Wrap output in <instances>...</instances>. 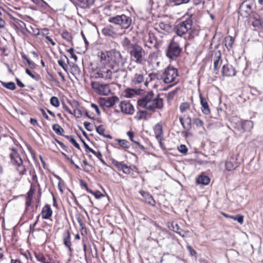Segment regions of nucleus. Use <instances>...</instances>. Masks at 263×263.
Wrapping results in <instances>:
<instances>
[{"label":"nucleus","mask_w":263,"mask_h":263,"mask_svg":"<svg viewBox=\"0 0 263 263\" xmlns=\"http://www.w3.org/2000/svg\"><path fill=\"white\" fill-rule=\"evenodd\" d=\"M137 105L139 107L155 112L157 109L163 108V101L159 94L155 95L152 91H150L138 101Z\"/></svg>","instance_id":"nucleus-1"},{"label":"nucleus","mask_w":263,"mask_h":263,"mask_svg":"<svg viewBox=\"0 0 263 263\" xmlns=\"http://www.w3.org/2000/svg\"><path fill=\"white\" fill-rule=\"evenodd\" d=\"M96 78H102L105 81H110L114 79H117L119 76H123L125 78L126 74L125 71L115 68L111 63H106L102 66L99 67L95 73Z\"/></svg>","instance_id":"nucleus-2"},{"label":"nucleus","mask_w":263,"mask_h":263,"mask_svg":"<svg viewBox=\"0 0 263 263\" xmlns=\"http://www.w3.org/2000/svg\"><path fill=\"white\" fill-rule=\"evenodd\" d=\"M192 20L191 18H186L175 26V31L176 33L181 36L186 33H188L189 35L187 39L189 40H192L195 36L198 35V32L195 30L192 29Z\"/></svg>","instance_id":"nucleus-3"},{"label":"nucleus","mask_w":263,"mask_h":263,"mask_svg":"<svg viewBox=\"0 0 263 263\" xmlns=\"http://www.w3.org/2000/svg\"><path fill=\"white\" fill-rule=\"evenodd\" d=\"M10 158L11 164L15 167L18 174L21 176L25 175L27 172V168L24 165L22 158L15 149H12Z\"/></svg>","instance_id":"nucleus-4"},{"label":"nucleus","mask_w":263,"mask_h":263,"mask_svg":"<svg viewBox=\"0 0 263 263\" xmlns=\"http://www.w3.org/2000/svg\"><path fill=\"white\" fill-rule=\"evenodd\" d=\"M128 53L129 54L130 60L137 64H142L145 61V52L142 47L138 43Z\"/></svg>","instance_id":"nucleus-5"},{"label":"nucleus","mask_w":263,"mask_h":263,"mask_svg":"<svg viewBox=\"0 0 263 263\" xmlns=\"http://www.w3.org/2000/svg\"><path fill=\"white\" fill-rule=\"evenodd\" d=\"M108 63H111L115 68L123 66L126 62V58H123L121 52L116 49H112L108 51Z\"/></svg>","instance_id":"nucleus-6"},{"label":"nucleus","mask_w":263,"mask_h":263,"mask_svg":"<svg viewBox=\"0 0 263 263\" xmlns=\"http://www.w3.org/2000/svg\"><path fill=\"white\" fill-rule=\"evenodd\" d=\"M110 23L119 26L122 29L128 28L132 23V20L129 15L122 14L110 17L108 20Z\"/></svg>","instance_id":"nucleus-7"},{"label":"nucleus","mask_w":263,"mask_h":263,"mask_svg":"<svg viewBox=\"0 0 263 263\" xmlns=\"http://www.w3.org/2000/svg\"><path fill=\"white\" fill-rule=\"evenodd\" d=\"M178 76V70L173 66H168L162 73L161 79L166 84L174 82L171 85L172 86L177 83L175 80Z\"/></svg>","instance_id":"nucleus-8"},{"label":"nucleus","mask_w":263,"mask_h":263,"mask_svg":"<svg viewBox=\"0 0 263 263\" xmlns=\"http://www.w3.org/2000/svg\"><path fill=\"white\" fill-rule=\"evenodd\" d=\"M181 51L182 48L179 44L172 40L166 49V55L171 60H176L180 56Z\"/></svg>","instance_id":"nucleus-9"},{"label":"nucleus","mask_w":263,"mask_h":263,"mask_svg":"<svg viewBox=\"0 0 263 263\" xmlns=\"http://www.w3.org/2000/svg\"><path fill=\"white\" fill-rule=\"evenodd\" d=\"M162 41L158 39L156 34L152 32H149L148 36L144 39V46L149 49H158Z\"/></svg>","instance_id":"nucleus-10"},{"label":"nucleus","mask_w":263,"mask_h":263,"mask_svg":"<svg viewBox=\"0 0 263 263\" xmlns=\"http://www.w3.org/2000/svg\"><path fill=\"white\" fill-rule=\"evenodd\" d=\"M92 89L95 92L100 95L107 96L110 92L109 85L97 81L91 82Z\"/></svg>","instance_id":"nucleus-11"},{"label":"nucleus","mask_w":263,"mask_h":263,"mask_svg":"<svg viewBox=\"0 0 263 263\" xmlns=\"http://www.w3.org/2000/svg\"><path fill=\"white\" fill-rule=\"evenodd\" d=\"M232 126L241 133L250 130L253 124L252 121L249 120L241 121L238 120L237 123H233Z\"/></svg>","instance_id":"nucleus-12"},{"label":"nucleus","mask_w":263,"mask_h":263,"mask_svg":"<svg viewBox=\"0 0 263 263\" xmlns=\"http://www.w3.org/2000/svg\"><path fill=\"white\" fill-rule=\"evenodd\" d=\"M180 122L185 132L189 131L192 128V119L190 115H181L179 116Z\"/></svg>","instance_id":"nucleus-13"},{"label":"nucleus","mask_w":263,"mask_h":263,"mask_svg":"<svg viewBox=\"0 0 263 263\" xmlns=\"http://www.w3.org/2000/svg\"><path fill=\"white\" fill-rule=\"evenodd\" d=\"M119 100L117 96H113L107 98H101L100 103L101 106H104L107 108L112 107Z\"/></svg>","instance_id":"nucleus-14"},{"label":"nucleus","mask_w":263,"mask_h":263,"mask_svg":"<svg viewBox=\"0 0 263 263\" xmlns=\"http://www.w3.org/2000/svg\"><path fill=\"white\" fill-rule=\"evenodd\" d=\"M119 106L121 111L123 113L128 115H132L134 112V106L128 101H122Z\"/></svg>","instance_id":"nucleus-15"},{"label":"nucleus","mask_w":263,"mask_h":263,"mask_svg":"<svg viewBox=\"0 0 263 263\" xmlns=\"http://www.w3.org/2000/svg\"><path fill=\"white\" fill-rule=\"evenodd\" d=\"M239 165V163L237 161V159L234 157H231L226 161V169L228 171H231Z\"/></svg>","instance_id":"nucleus-16"},{"label":"nucleus","mask_w":263,"mask_h":263,"mask_svg":"<svg viewBox=\"0 0 263 263\" xmlns=\"http://www.w3.org/2000/svg\"><path fill=\"white\" fill-rule=\"evenodd\" d=\"M221 54L220 51L215 53L214 59L213 72L217 74L219 72V69L222 64Z\"/></svg>","instance_id":"nucleus-17"},{"label":"nucleus","mask_w":263,"mask_h":263,"mask_svg":"<svg viewBox=\"0 0 263 263\" xmlns=\"http://www.w3.org/2000/svg\"><path fill=\"white\" fill-rule=\"evenodd\" d=\"M222 74L224 77H233L236 75L235 69L229 64L224 65L222 68Z\"/></svg>","instance_id":"nucleus-18"},{"label":"nucleus","mask_w":263,"mask_h":263,"mask_svg":"<svg viewBox=\"0 0 263 263\" xmlns=\"http://www.w3.org/2000/svg\"><path fill=\"white\" fill-rule=\"evenodd\" d=\"M154 130L156 138L159 141V143L161 144V141L163 139V129L162 124L161 123L156 124L154 127Z\"/></svg>","instance_id":"nucleus-19"},{"label":"nucleus","mask_w":263,"mask_h":263,"mask_svg":"<svg viewBox=\"0 0 263 263\" xmlns=\"http://www.w3.org/2000/svg\"><path fill=\"white\" fill-rule=\"evenodd\" d=\"M251 17L253 21L252 25L256 28H263V18L257 13L253 12Z\"/></svg>","instance_id":"nucleus-20"},{"label":"nucleus","mask_w":263,"mask_h":263,"mask_svg":"<svg viewBox=\"0 0 263 263\" xmlns=\"http://www.w3.org/2000/svg\"><path fill=\"white\" fill-rule=\"evenodd\" d=\"M199 98L200 104L201 105V110L204 115H209L210 114V109L208 105L206 99L204 98L201 93H199Z\"/></svg>","instance_id":"nucleus-21"},{"label":"nucleus","mask_w":263,"mask_h":263,"mask_svg":"<svg viewBox=\"0 0 263 263\" xmlns=\"http://www.w3.org/2000/svg\"><path fill=\"white\" fill-rule=\"evenodd\" d=\"M42 217L43 219H49L52 215V210L51 209L50 205L46 204L42 210L41 212Z\"/></svg>","instance_id":"nucleus-22"},{"label":"nucleus","mask_w":263,"mask_h":263,"mask_svg":"<svg viewBox=\"0 0 263 263\" xmlns=\"http://www.w3.org/2000/svg\"><path fill=\"white\" fill-rule=\"evenodd\" d=\"M170 29L171 26L168 24L163 22L159 23L158 26L155 28V30L157 31L158 35L161 37H162V35L164 34V33L161 30L168 31Z\"/></svg>","instance_id":"nucleus-23"},{"label":"nucleus","mask_w":263,"mask_h":263,"mask_svg":"<svg viewBox=\"0 0 263 263\" xmlns=\"http://www.w3.org/2000/svg\"><path fill=\"white\" fill-rule=\"evenodd\" d=\"M140 194L144 198L145 202L153 206L155 205V201L154 200L153 196L147 192L144 191H140Z\"/></svg>","instance_id":"nucleus-24"},{"label":"nucleus","mask_w":263,"mask_h":263,"mask_svg":"<svg viewBox=\"0 0 263 263\" xmlns=\"http://www.w3.org/2000/svg\"><path fill=\"white\" fill-rule=\"evenodd\" d=\"M36 259L42 263H59L52 260L48 255H44L41 253L35 254Z\"/></svg>","instance_id":"nucleus-25"},{"label":"nucleus","mask_w":263,"mask_h":263,"mask_svg":"<svg viewBox=\"0 0 263 263\" xmlns=\"http://www.w3.org/2000/svg\"><path fill=\"white\" fill-rule=\"evenodd\" d=\"M179 109L182 115H190L192 111L191 109V105L189 102H183L180 104Z\"/></svg>","instance_id":"nucleus-26"},{"label":"nucleus","mask_w":263,"mask_h":263,"mask_svg":"<svg viewBox=\"0 0 263 263\" xmlns=\"http://www.w3.org/2000/svg\"><path fill=\"white\" fill-rule=\"evenodd\" d=\"M95 0H77L78 5L83 9L90 8L95 3Z\"/></svg>","instance_id":"nucleus-27"},{"label":"nucleus","mask_w":263,"mask_h":263,"mask_svg":"<svg viewBox=\"0 0 263 263\" xmlns=\"http://www.w3.org/2000/svg\"><path fill=\"white\" fill-rule=\"evenodd\" d=\"M70 233L68 231H65L63 234V243L70 252H71V243L70 241Z\"/></svg>","instance_id":"nucleus-28"},{"label":"nucleus","mask_w":263,"mask_h":263,"mask_svg":"<svg viewBox=\"0 0 263 263\" xmlns=\"http://www.w3.org/2000/svg\"><path fill=\"white\" fill-rule=\"evenodd\" d=\"M144 79L142 74L136 73L132 79V83L133 85L139 86L144 82Z\"/></svg>","instance_id":"nucleus-29"},{"label":"nucleus","mask_w":263,"mask_h":263,"mask_svg":"<svg viewBox=\"0 0 263 263\" xmlns=\"http://www.w3.org/2000/svg\"><path fill=\"white\" fill-rule=\"evenodd\" d=\"M137 43H132L130 40L127 37L124 38L122 45L123 48L127 52L133 48Z\"/></svg>","instance_id":"nucleus-30"},{"label":"nucleus","mask_w":263,"mask_h":263,"mask_svg":"<svg viewBox=\"0 0 263 263\" xmlns=\"http://www.w3.org/2000/svg\"><path fill=\"white\" fill-rule=\"evenodd\" d=\"M190 0H166V5L169 7L178 6L182 4H186Z\"/></svg>","instance_id":"nucleus-31"},{"label":"nucleus","mask_w":263,"mask_h":263,"mask_svg":"<svg viewBox=\"0 0 263 263\" xmlns=\"http://www.w3.org/2000/svg\"><path fill=\"white\" fill-rule=\"evenodd\" d=\"M196 180L197 184L207 185L209 183L210 179L206 176L200 175L196 178Z\"/></svg>","instance_id":"nucleus-32"},{"label":"nucleus","mask_w":263,"mask_h":263,"mask_svg":"<svg viewBox=\"0 0 263 263\" xmlns=\"http://www.w3.org/2000/svg\"><path fill=\"white\" fill-rule=\"evenodd\" d=\"M138 108L139 111L137 112L135 118H136L137 120H141L143 119H145L147 115V110L145 109V110H142L141 109H143V108L139 107L138 106Z\"/></svg>","instance_id":"nucleus-33"},{"label":"nucleus","mask_w":263,"mask_h":263,"mask_svg":"<svg viewBox=\"0 0 263 263\" xmlns=\"http://www.w3.org/2000/svg\"><path fill=\"white\" fill-rule=\"evenodd\" d=\"M234 42V39L231 36H228L224 39L225 46L228 50H230L232 48L233 44Z\"/></svg>","instance_id":"nucleus-34"},{"label":"nucleus","mask_w":263,"mask_h":263,"mask_svg":"<svg viewBox=\"0 0 263 263\" xmlns=\"http://www.w3.org/2000/svg\"><path fill=\"white\" fill-rule=\"evenodd\" d=\"M127 135L128 136L130 140L137 144L141 149L145 150V148L143 145H141L138 141L134 139V134L133 132L128 131L127 133Z\"/></svg>","instance_id":"nucleus-35"},{"label":"nucleus","mask_w":263,"mask_h":263,"mask_svg":"<svg viewBox=\"0 0 263 263\" xmlns=\"http://www.w3.org/2000/svg\"><path fill=\"white\" fill-rule=\"evenodd\" d=\"M240 10L242 12H244L245 13V15L246 16L248 15H250L251 14H252L253 13L252 12L251 6L250 5H242L240 7Z\"/></svg>","instance_id":"nucleus-36"},{"label":"nucleus","mask_w":263,"mask_h":263,"mask_svg":"<svg viewBox=\"0 0 263 263\" xmlns=\"http://www.w3.org/2000/svg\"><path fill=\"white\" fill-rule=\"evenodd\" d=\"M102 33L105 36H110L114 34V31L111 26H107L102 29Z\"/></svg>","instance_id":"nucleus-37"},{"label":"nucleus","mask_w":263,"mask_h":263,"mask_svg":"<svg viewBox=\"0 0 263 263\" xmlns=\"http://www.w3.org/2000/svg\"><path fill=\"white\" fill-rule=\"evenodd\" d=\"M52 129L57 134L60 136H64L63 133H64V130L59 124H53L52 125Z\"/></svg>","instance_id":"nucleus-38"},{"label":"nucleus","mask_w":263,"mask_h":263,"mask_svg":"<svg viewBox=\"0 0 263 263\" xmlns=\"http://www.w3.org/2000/svg\"><path fill=\"white\" fill-rule=\"evenodd\" d=\"M1 84L3 87L11 90H14L16 89L15 84L14 82H10L8 83L1 82Z\"/></svg>","instance_id":"nucleus-39"},{"label":"nucleus","mask_w":263,"mask_h":263,"mask_svg":"<svg viewBox=\"0 0 263 263\" xmlns=\"http://www.w3.org/2000/svg\"><path fill=\"white\" fill-rule=\"evenodd\" d=\"M21 54L22 58L23 60L26 61L31 68L34 69L36 67L35 64L33 61H31L29 58H28V57L23 52H22Z\"/></svg>","instance_id":"nucleus-40"},{"label":"nucleus","mask_w":263,"mask_h":263,"mask_svg":"<svg viewBox=\"0 0 263 263\" xmlns=\"http://www.w3.org/2000/svg\"><path fill=\"white\" fill-rule=\"evenodd\" d=\"M98 56L100 58L101 61H106L107 60L108 61V51L104 52L102 51H100L98 52Z\"/></svg>","instance_id":"nucleus-41"},{"label":"nucleus","mask_w":263,"mask_h":263,"mask_svg":"<svg viewBox=\"0 0 263 263\" xmlns=\"http://www.w3.org/2000/svg\"><path fill=\"white\" fill-rule=\"evenodd\" d=\"M111 164L115 166L119 171H122L125 165L123 162H119L114 159H111Z\"/></svg>","instance_id":"nucleus-42"},{"label":"nucleus","mask_w":263,"mask_h":263,"mask_svg":"<svg viewBox=\"0 0 263 263\" xmlns=\"http://www.w3.org/2000/svg\"><path fill=\"white\" fill-rule=\"evenodd\" d=\"M62 37H63V39L66 40L68 42H69L70 43H72V36H71V34L70 33H69L68 31H64L62 33Z\"/></svg>","instance_id":"nucleus-43"},{"label":"nucleus","mask_w":263,"mask_h":263,"mask_svg":"<svg viewBox=\"0 0 263 263\" xmlns=\"http://www.w3.org/2000/svg\"><path fill=\"white\" fill-rule=\"evenodd\" d=\"M119 145L123 148H128L130 146L129 142L126 140H117Z\"/></svg>","instance_id":"nucleus-44"},{"label":"nucleus","mask_w":263,"mask_h":263,"mask_svg":"<svg viewBox=\"0 0 263 263\" xmlns=\"http://www.w3.org/2000/svg\"><path fill=\"white\" fill-rule=\"evenodd\" d=\"M26 73L28 74L30 77H31L33 79L35 80L36 81H39L41 78L39 74H34L32 73V72L28 68H26L25 70Z\"/></svg>","instance_id":"nucleus-45"},{"label":"nucleus","mask_w":263,"mask_h":263,"mask_svg":"<svg viewBox=\"0 0 263 263\" xmlns=\"http://www.w3.org/2000/svg\"><path fill=\"white\" fill-rule=\"evenodd\" d=\"M35 191V187L34 185L31 184L30 190H29V191L28 192V193L27 194V196H26V198L32 200V198H33V195Z\"/></svg>","instance_id":"nucleus-46"},{"label":"nucleus","mask_w":263,"mask_h":263,"mask_svg":"<svg viewBox=\"0 0 263 263\" xmlns=\"http://www.w3.org/2000/svg\"><path fill=\"white\" fill-rule=\"evenodd\" d=\"M231 219L237 221L238 223L241 224L243 222L244 217L242 215L238 214L235 216L232 215Z\"/></svg>","instance_id":"nucleus-47"},{"label":"nucleus","mask_w":263,"mask_h":263,"mask_svg":"<svg viewBox=\"0 0 263 263\" xmlns=\"http://www.w3.org/2000/svg\"><path fill=\"white\" fill-rule=\"evenodd\" d=\"M193 123L195 124L197 127H203V122L200 119L198 118H193Z\"/></svg>","instance_id":"nucleus-48"},{"label":"nucleus","mask_w":263,"mask_h":263,"mask_svg":"<svg viewBox=\"0 0 263 263\" xmlns=\"http://www.w3.org/2000/svg\"><path fill=\"white\" fill-rule=\"evenodd\" d=\"M50 104L54 107H59L60 105V102L59 99L56 97H52L50 100Z\"/></svg>","instance_id":"nucleus-49"},{"label":"nucleus","mask_w":263,"mask_h":263,"mask_svg":"<svg viewBox=\"0 0 263 263\" xmlns=\"http://www.w3.org/2000/svg\"><path fill=\"white\" fill-rule=\"evenodd\" d=\"M178 151L180 153L183 154H186L187 152L188 149L186 147V146L184 144L180 145L178 147Z\"/></svg>","instance_id":"nucleus-50"},{"label":"nucleus","mask_w":263,"mask_h":263,"mask_svg":"<svg viewBox=\"0 0 263 263\" xmlns=\"http://www.w3.org/2000/svg\"><path fill=\"white\" fill-rule=\"evenodd\" d=\"M80 138L84 145L85 151L87 153L93 152V149L88 146V145L85 142V141L81 137H80Z\"/></svg>","instance_id":"nucleus-51"},{"label":"nucleus","mask_w":263,"mask_h":263,"mask_svg":"<svg viewBox=\"0 0 263 263\" xmlns=\"http://www.w3.org/2000/svg\"><path fill=\"white\" fill-rule=\"evenodd\" d=\"M105 128L104 126L102 125H100L99 126L96 127L97 132L100 135H104V133L105 132Z\"/></svg>","instance_id":"nucleus-52"},{"label":"nucleus","mask_w":263,"mask_h":263,"mask_svg":"<svg viewBox=\"0 0 263 263\" xmlns=\"http://www.w3.org/2000/svg\"><path fill=\"white\" fill-rule=\"evenodd\" d=\"M29 174L32 176V180L34 182H36L37 181V178L34 169L30 170Z\"/></svg>","instance_id":"nucleus-53"},{"label":"nucleus","mask_w":263,"mask_h":263,"mask_svg":"<svg viewBox=\"0 0 263 263\" xmlns=\"http://www.w3.org/2000/svg\"><path fill=\"white\" fill-rule=\"evenodd\" d=\"M131 168L130 166L125 164L123 166L122 171L125 174H129L131 173Z\"/></svg>","instance_id":"nucleus-54"},{"label":"nucleus","mask_w":263,"mask_h":263,"mask_svg":"<svg viewBox=\"0 0 263 263\" xmlns=\"http://www.w3.org/2000/svg\"><path fill=\"white\" fill-rule=\"evenodd\" d=\"M58 64L62 67V68L66 71H67V66L65 63V62L62 60H58Z\"/></svg>","instance_id":"nucleus-55"},{"label":"nucleus","mask_w":263,"mask_h":263,"mask_svg":"<svg viewBox=\"0 0 263 263\" xmlns=\"http://www.w3.org/2000/svg\"><path fill=\"white\" fill-rule=\"evenodd\" d=\"M173 230L175 232H176V233H178V234H180V235H181V233L182 230H181V229L180 228V227H179V226H178V224L176 223L175 226H173Z\"/></svg>","instance_id":"nucleus-56"},{"label":"nucleus","mask_w":263,"mask_h":263,"mask_svg":"<svg viewBox=\"0 0 263 263\" xmlns=\"http://www.w3.org/2000/svg\"><path fill=\"white\" fill-rule=\"evenodd\" d=\"M70 142L72 143L77 148L80 150L81 148L79 144L77 142L76 140L73 138V137L70 139Z\"/></svg>","instance_id":"nucleus-57"},{"label":"nucleus","mask_w":263,"mask_h":263,"mask_svg":"<svg viewBox=\"0 0 263 263\" xmlns=\"http://www.w3.org/2000/svg\"><path fill=\"white\" fill-rule=\"evenodd\" d=\"M5 21L2 18V14L0 12V28H4L5 26Z\"/></svg>","instance_id":"nucleus-58"},{"label":"nucleus","mask_w":263,"mask_h":263,"mask_svg":"<svg viewBox=\"0 0 263 263\" xmlns=\"http://www.w3.org/2000/svg\"><path fill=\"white\" fill-rule=\"evenodd\" d=\"M10 263H23L20 257L16 258H12L11 257V262Z\"/></svg>","instance_id":"nucleus-59"},{"label":"nucleus","mask_w":263,"mask_h":263,"mask_svg":"<svg viewBox=\"0 0 263 263\" xmlns=\"http://www.w3.org/2000/svg\"><path fill=\"white\" fill-rule=\"evenodd\" d=\"M92 152H93L91 153L96 156L99 159H101V158H102V155L100 151L96 152L93 149Z\"/></svg>","instance_id":"nucleus-60"},{"label":"nucleus","mask_w":263,"mask_h":263,"mask_svg":"<svg viewBox=\"0 0 263 263\" xmlns=\"http://www.w3.org/2000/svg\"><path fill=\"white\" fill-rule=\"evenodd\" d=\"M27 149L30 153L33 159L34 160H35V153H34V151L33 150V149L31 148V147L30 145H27Z\"/></svg>","instance_id":"nucleus-61"},{"label":"nucleus","mask_w":263,"mask_h":263,"mask_svg":"<svg viewBox=\"0 0 263 263\" xmlns=\"http://www.w3.org/2000/svg\"><path fill=\"white\" fill-rule=\"evenodd\" d=\"M91 107L95 109L97 115H100V114H101L100 111L99 110L98 106L96 104H95L94 103H91Z\"/></svg>","instance_id":"nucleus-62"},{"label":"nucleus","mask_w":263,"mask_h":263,"mask_svg":"<svg viewBox=\"0 0 263 263\" xmlns=\"http://www.w3.org/2000/svg\"><path fill=\"white\" fill-rule=\"evenodd\" d=\"M93 195L97 199H99V198H100L101 197H102L103 196V194H102L101 193L100 191H97L95 192V193L93 194Z\"/></svg>","instance_id":"nucleus-63"},{"label":"nucleus","mask_w":263,"mask_h":263,"mask_svg":"<svg viewBox=\"0 0 263 263\" xmlns=\"http://www.w3.org/2000/svg\"><path fill=\"white\" fill-rule=\"evenodd\" d=\"M135 92L133 90H130L126 92V97L127 98H132L135 94Z\"/></svg>","instance_id":"nucleus-64"}]
</instances>
